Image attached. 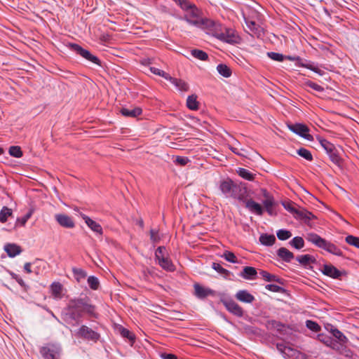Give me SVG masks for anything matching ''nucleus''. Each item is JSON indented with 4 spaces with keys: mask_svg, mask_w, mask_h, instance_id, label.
Returning a JSON list of instances; mask_svg holds the SVG:
<instances>
[{
    "mask_svg": "<svg viewBox=\"0 0 359 359\" xmlns=\"http://www.w3.org/2000/svg\"><path fill=\"white\" fill-rule=\"evenodd\" d=\"M150 239L152 243H156L161 240V236L158 229H151L149 231Z\"/></svg>",
    "mask_w": 359,
    "mask_h": 359,
    "instance_id": "57",
    "label": "nucleus"
},
{
    "mask_svg": "<svg viewBox=\"0 0 359 359\" xmlns=\"http://www.w3.org/2000/svg\"><path fill=\"white\" fill-rule=\"evenodd\" d=\"M180 92H187L189 90V85L184 81L172 77L170 76V79L168 80Z\"/></svg>",
    "mask_w": 359,
    "mask_h": 359,
    "instance_id": "22",
    "label": "nucleus"
},
{
    "mask_svg": "<svg viewBox=\"0 0 359 359\" xmlns=\"http://www.w3.org/2000/svg\"><path fill=\"white\" fill-rule=\"evenodd\" d=\"M296 260L304 266L316 262L314 257L309 254L297 256Z\"/></svg>",
    "mask_w": 359,
    "mask_h": 359,
    "instance_id": "30",
    "label": "nucleus"
},
{
    "mask_svg": "<svg viewBox=\"0 0 359 359\" xmlns=\"http://www.w3.org/2000/svg\"><path fill=\"white\" fill-rule=\"evenodd\" d=\"M245 203V208L248 209L250 212L259 216H262L264 214V209L262 206L252 199L247 200Z\"/></svg>",
    "mask_w": 359,
    "mask_h": 359,
    "instance_id": "16",
    "label": "nucleus"
},
{
    "mask_svg": "<svg viewBox=\"0 0 359 359\" xmlns=\"http://www.w3.org/2000/svg\"><path fill=\"white\" fill-rule=\"evenodd\" d=\"M222 27V25L217 21L208 18H202L196 27L203 30L206 34L216 38Z\"/></svg>",
    "mask_w": 359,
    "mask_h": 359,
    "instance_id": "4",
    "label": "nucleus"
},
{
    "mask_svg": "<svg viewBox=\"0 0 359 359\" xmlns=\"http://www.w3.org/2000/svg\"><path fill=\"white\" fill-rule=\"evenodd\" d=\"M282 205L286 210L292 214L293 216L297 212V209L294 207V203L290 201H283Z\"/></svg>",
    "mask_w": 359,
    "mask_h": 359,
    "instance_id": "50",
    "label": "nucleus"
},
{
    "mask_svg": "<svg viewBox=\"0 0 359 359\" xmlns=\"http://www.w3.org/2000/svg\"><path fill=\"white\" fill-rule=\"evenodd\" d=\"M320 340L323 341L324 344H325L327 346H331L332 339L330 337L324 336V335H320Z\"/></svg>",
    "mask_w": 359,
    "mask_h": 359,
    "instance_id": "64",
    "label": "nucleus"
},
{
    "mask_svg": "<svg viewBox=\"0 0 359 359\" xmlns=\"http://www.w3.org/2000/svg\"><path fill=\"white\" fill-rule=\"evenodd\" d=\"M118 331L120 332V334L123 337L129 339L130 341L134 342L135 337V335L130 332L128 329L120 326L118 327Z\"/></svg>",
    "mask_w": 359,
    "mask_h": 359,
    "instance_id": "42",
    "label": "nucleus"
},
{
    "mask_svg": "<svg viewBox=\"0 0 359 359\" xmlns=\"http://www.w3.org/2000/svg\"><path fill=\"white\" fill-rule=\"evenodd\" d=\"M222 302L224 305L225 308L228 311L233 313V315L241 317L243 316V309L233 300L229 299H223Z\"/></svg>",
    "mask_w": 359,
    "mask_h": 359,
    "instance_id": "11",
    "label": "nucleus"
},
{
    "mask_svg": "<svg viewBox=\"0 0 359 359\" xmlns=\"http://www.w3.org/2000/svg\"><path fill=\"white\" fill-rule=\"evenodd\" d=\"M304 84L305 86L310 87L311 88L313 89L317 92H323L324 90V88L321 86L309 80L306 81L304 82Z\"/></svg>",
    "mask_w": 359,
    "mask_h": 359,
    "instance_id": "58",
    "label": "nucleus"
},
{
    "mask_svg": "<svg viewBox=\"0 0 359 359\" xmlns=\"http://www.w3.org/2000/svg\"><path fill=\"white\" fill-rule=\"evenodd\" d=\"M330 161L335 165H340L341 163V158L339 155L338 150L336 147L332 149L328 154Z\"/></svg>",
    "mask_w": 359,
    "mask_h": 359,
    "instance_id": "36",
    "label": "nucleus"
},
{
    "mask_svg": "<svg viewBox=\"0 0 359 359\" xmlns=\"http://www.w3.org/2000/svg\"><path fill=\"white\" fill-rule=\"evenodd\" d=\"M94 311L95 307L93 305L88 304L84 299L83 312H86L89 314H93L94 313Z\"/></svg>",
    "mask_w": 359,
    "mask_h": 359,
    "instance_id": "62",
    "label": "nucleus"
},
{
    "mask_svg": "<svg viewBox=\"0 0 359 359\" xmlns=\"http://www.w3.org/2000/svg\"><path fill=\"white\" fill-rule=\"evenodd\" d=\"M266 327L268 329L276 330L280 334H285L287 328L286 325L275 320H268L266 323Z\"/></svg>",
    "mask_w": 359,
    "mask_h": 359,
    "instance_id": "20",
    "label": "nucleus"
},
{
    "mask_svg": "<svg viewBox=\"0 0 359 359\" xmlns=\"http://www.w3.org/2000/svg\"><path fill=\"white\" fill-rule=\"evenodd\" d=\"M290 245L297 250H301L304 247V241L301 236H295L290 241Z\"/></svg>",
    "mask_w": 359,
    "mask_h": 359,
    "instance_id": "38",
    "label": "nucleus"
},
{
    "mask_svg": "<svg viewBox=\"0 0 359 359\" xmlns=\"http://www.w3.org/2000/svg\"><path fill=\"white\" fill-rule=\"evenodd\" d=\"M321 272L325 276L334 279L339 278L343 274L342 271H339L332 264H324L321 269Z\"/></svg>",
    "mask_w": 359,
    "mask_h": 359,
    "instance_id": "14",
    "label": "nucleus"
},
{
    "mask_svg": "<svg viewBox=\"0 0 359 359\" xmlns=\"http://www.w3.org/2000/svg\"><path fill=\"white\" fill-rule=\"evenodd\" d=\"M55 219L62 227L72 229L75 226V223L72 218L65 214H56L55 215Z\"/></svg>",
    "mask_w": 359,
    "mask_h": 359,
    "instance_id": "13",
    "label": "nucleus"
},
{
    "mask_svg": "<svg viewBox=\"0 0 359 359\" xmlns=\"http://www.w3.org/2000/svg\"><path fill=\"white\" fill-rule=\"evenodd\" d=\"M265 288L273 292H281L283 290L282 287L275 284H268L265 286Z\"/></svg>",
    "mask_w": 359,
    "mask_h": 359,
    "instance_id": "61",
    "label": "nucleus"
},
{
    "mask_svg": "<svg viewBox=\"0 0 359 359\" xmlns=\"http://www.w3.org/2000/svg\"><path fill=\"white\" fill-rule=\"evenodd\" d=\"M225 260L229 262L236 264L238 263V260L233 252L231 251L226 250L224 252L223 255L221 256Z\"/></svg>",
    "mask_w": 359,
    "mask_h": 359,
    "instance_id": "44",
    "label": "nucleus"
},
{
    "mask_svg": "<svg viewBox=\"0 0 359 359\" xmlns=\"http://www.w3.org/2000/svg\"><path fill=\"white\" fill-rule=\"evenodd\" d=\"M248 189L244 184H235L231 197L245 203L248 200Z\"/></svg>",
    "mask_w": 359,
    "mask_h": 359,
    "instance_id": "10",
    "label": "nucleus"
},
{
    "mask_svg": "<svg viewBox=\"0 0 359 359\" xmlns=\"http://www.w3.org/2000/svg\"><path fill=\"white\" fill-rule=\"evenodd\" d=\"M217 70L221 76L225 78H229L231 75V69L225 64H219L217 66Z\"/></svg>",
    "mask_w": 359,
    "mask_h": 359,
    "instance_id": "35",
    "label": "nucleus"
},
{
    "mask_svg": "<svg viewBox=\"0 0 359 359\" xmlns=\"http://www.w3.org/2000/svg\"><path fill=\"white\" fill-rule=\"evenodd\" d=\"M180 8L182 11L186 12L189 8H191L192 6L194 5V4L191 3L190 1L187 0H173Z\"/></svg>",
    "mask_w": 359,
    "mask_h": 359,
    "instance_id": "48",
    "label": "nucleus"
},
{
    "mask_svg": "<svg viewBox=\"0 0 359 359\" xmlns=\"http://www.w3.org/2000/svg\"><path fill=\"white\" fill-rule=\"evenodd\" d=\"M164 270L167 271H174L175 270V266L172 262V261L166 256L164 258H161V259L156 262Z\"/></svg>",
    "mask_w": 359,
    "mask_h": 359,
    "instance_id": "27",
    "label": "nucleus"
},
{
    "mask_svg": "<svg viewBox=\"0 0 359 359\" xmlns=\"http://www.w3.org/2000/svg\"><path fill=\"white\" fill-rule=\"evenodd\" d=\"M12 215V210L8 207H3L0 211V222L4 223L7 221L8 217Z\"/></svg>",
    "mask_w": 359,
    "mask_h": 359,
    "instance_id": "45",
    "label": "nucleus"
},
{
    "mask_svg": "<svg viewBox=\"0 0 359 359\" xmlns=\"http://www.w3.org/2000/svg\"><path fill=\"white\" fill-rule=\"evenodd\" d=\"M81 217L84 220L86 225L95 233L98 235H102L103 230L101 225L97 222L93 220L85 214L81 213Z\"/></svg>",
    "mask_w": 359,
    "mask_h": 359,
    "instance_id": "15",
    "label": "nucleus"
},
{
    "mask_svg": "<svg viewBox=\"0 0 359 359\" xmlns=\"http://www.w3.org/2000/svg\"><path fill=\"white\" fill-rule=\"evenodd\" d=\"M4 250L10 257H15L22 252L21 248L14 243H8L4 245Z\"/></svg>",
    "mask_w": 359,
    "mask_h": 359,
    "instance_id": "23",
    "label": "nucleus"
},
{
    "mask_svg": "<svg viewBox=\"0 0 359 359\" xmlns=\"http://www.w3.org/2000/svg\"><path fill=\"white\" fill-rule=\"evenodd\" d=\"M257 272L255 268L252 266H245L239 276L245 280H255Z\"/></svg>",
    "mask_w": 359,
    "mask_h": 359,
    "instance_id": "21",
    "label": "nucleus"
},
{
    "mask_svg": "<svg viewBox=\"0 0 359 359\" xmlns=\"http://www.w3.org/2000/svg\"><path fill=\"white\" fill-rule=\"evenodd\" d=\"M235 297L238 301L243 303L250 304L255 300V297L246 290H238Z\"/></svg>",
    "mask_w": 359,
    "mask_h": 359,
    "instance_id": "19",
    "label": "nucleus"
},
{
    "mask_svg": "<svg viewBox=\"0 0 359 359\" xmlns=\"http://www.w3.org/2000/svg\"><path fill=\"white\" fill-rule=\"evenodd\" d=\"M174 162L180 165H186L190 162V160L187 156H177Z\"/></svg>",
    "mask_w": 359,
    "mask_h": 359,
    "instance_id": "60",
    "label": "nucleus"
},
{
    "mask_svg": "<svg viewBox=\"0 0 359 359\" xmlns=\"http://www.w3.org/2000/svg\"><path fill=\"white\" fill-rule=\"evenodd\" d=\"M187 106L191 110H196L198 108L197 96L195 95H189L187 99Z\"/></svg>",
    "mask_w": 359,
    "mask_h": 359,
    "instance_id": "37",
    "label": "nucleus"
},
{
    "mask_svg": "<svg viewBox=\"0 0 359 359\" xmlns=\"http://www.w3.org/2000/svg\"><path fill=\"white\" fill-rule=\"evenodd\" d=\"M317 139L319 143L320 144L321 147L325 149L327 154H328L330 151H332V149L335 147V146L332 143L330 142L329 141L321 137H318Z\"/></svg>",
    "mask_w": 359,
    "mask_h": 359,
    "instance_id": "40",
    "label": "nucleus"
},
{
    "mask_svg": "<svg viewBox=\"0 0 359 359\" xmlns=\"http://www.w3.org/2000/svg\"><path fill=\"white\" fill-rule=\"evenodd\" d=\"M245 24L248 28L252 32V34L257 36H260L262 33V28L255 21L245 19Z\"/></svg>",
    "mask_w": 359,
    "mask_h": 359,
    "instance_id": "28",
    "label": "nucleus"
},
{
    "mask_svg": "<svg viewBox=\"0 0 359 359\" xmlns=\"http://www.w3.org/2000/svg\"><path fill=\"white\" fill-rule=\"evenodd\" d=\"M306 239L316 247L323 249L332 255L338 257L343 256V252L339 247L317 233H309L306 236Z\"/></svg>",
    "mask_w": 359,
    "mask_h": 359,
    "instance_id": "1",
    "label": "nucleus"
},
{
    "mask_svg": "<svg viewBox=\"0 0 359 359\" xmlns=\"http://www.w3.org/2000/svg\"><path fill=\"white\" fill-rule=\"evenodd\" d=\"M277 255L284 262H290L294 259V255L292 252L285 248H280L277 250Z\"/></svg>",
    "mask_w": 359,
    "mask_h": 359,
    "instance_id": "24",
    "label": "nucleus"
},
{
    "mask_svg": "<svg viewBox=\"0 0 359 359\" xmlns=\"http://www.w3.org/2000/svg\"><path fill=\"white\" fill-rule=\"evenodd\" d=\"M262 204L264 208H263L266 212L270 216H273L276 215V212L274 210V206L276 205V201L274 198H268L266 200L262 201Z\"/></svg>",
    "mask_w": 359,
    "mask_h": 359,
    "instance_id": "25",
    "label": "nucleus"
},
{
    "mask_svg": "<svg viewBox=\"0 0 359 359\" xmlns=\"http://www.w3.org/2000/svg\"><path fill=\"white\" fill-rule=\"evenodd\" d=\"M87 282L90 288L93 290H97L100 287L99 279L95 276H90L87 279Z\"/></svg>",
    "mask_w": 359,
    "mask_h": 359,
    "instance_id": "43",
    "label": "nucleus"
},
{
    "mask_svg": "<svg viewBox=\"0 0 359 359\" xmlns=\"http://www.w3.org/2000/svg\"><path fill=\"white\" fill-rule=\"evenodd\" d=\"M287 128L290 131L294 133V134L300 136L301 137L309 141H312L313 137L311 135L309 134V128L307 126L300 123H290L287 124Z\"/></svg>",
    "mask_w": 359,
    "mask_h": 359,
    "instance_id": "9",
    "label": "nucleus"
},
{
    "mask_svg": "<svg viewBox=\"0 0 359 359\" xmlns=\"http://www.w3.org/2000/svg\"><path fill=\"white\" fill-rule=\"evenodd\" d=\"M306 326L310 330L316 332L320 330V325L317 323H316L313 320H307L306 321Z\"/></svg>",
    "mask_w": 359,
    "mask_h": 359,
    "instance_id": "55",
    "label": "nucleus"
},
{
    "mask_svg": "<svg viewBox=\"0 0 359 359\" xmlns=\"http://www.w3.org/2000/svg\"><path fill=\"white\" fill-rule=\"evenodd\" d=\"M277 237L280 241H285L292 236V233L286 229H279L276 232Z\"/></svg>",
    "mask_w": 359,
    "mask_h": 359,
    "instance_id": "46",
    "label": "nucleus"
},
{
    "mask_svg": "<svg viewBox=\"0 0 359 359\" xmlns=\"http://www.w3.org/2000/svg\"><path fill=\"white\" fill-rule=\"evenodd\" d=\"M294 217L295 219L301 220L306 224H309L311 220L315 218V216L312 212L305 209H297V212H295Z\"/></svg>",
    "mask_w": 359,
    "mask_h": 359,
    "instance_id": "18",
    "label": "nucleus"
},
{
    "mask_svg": "<svg viewBox=\"0 0 359 359\" xmlns=\"http://www.w3.org/2000/svg\"><path fill=\"white\" fill-rule=\"evenodd\" d=\"M165 248L164 246H159L157 248L155 252V260L156 262L166 257Z\"/></svg>",
    "mask_w": 359,
    "mask_h": 359,
    "instance_id": "52",
    "label": "nucleus"
},
{
    "mask_svg": "<svg viewBox=\"0 0 359 359\" xmlns=\"http://www.w3.org/2000/svg\"><path fill=\"white\" fill-rule=\"evenodd\" d=\"M345 240L348 244L353 245L357 248H359V238L358 237H356V236H354L352 235H348L346 237Z\"/></svg>",
    "mask_w": 359,
    "mask_h": 359,
    "instance_id": "54",
    "label": "nucleus"
},
{
    "mask_svg": "<svg viewBox=\"0 0 359 359\" xmlns=\"http://www.w3.org/2000/svg\"><path fill=\"white\" fill-rule=\"evenodd\" d=\"M259 275L262 278L267 282H276L278 283H282V280L278 276L271 274L266 271L262 270L259 271Z\"/></svg>",
    "mask_w": 359,
    "mask_h": 359,
    "instance_id": "33",
    "label": "nucleus"
},
{
    "mask_svg": "<svg viewBox=\"0 0 359 359\" xmlns=\"http://www.w3.org/2000/svg\"><path fill=\"white\" fill-rule=\"evenodd\" d=\"M306 69L313 71V72L322 76L324 74V72L318 68L317 65H316L313 62H306Z\"/></svg>",
    "mask_w": 359,
    "mask_h": 359,
    "instance_id": "56",
    "label": "nucleus"
},
{
    "mask_svg": "<svg viewBox=\"0 0 359 359\" xmlns=\"http://www.w3.org/2000/svg\"><path fill=\"white\" fill-rule=\"evenodd\" d=\"M75 334L77 337L93 342H97L100 337V334L97 332L84 325L76 330Z\"/></svg>",
    "mask_w": 359,
    "mask_h": 359,
    "instance_id": "7",
    "label": "nucleus"
},
{
    "mask_svg": "<svg viewBox=\"0 0 359 359\" xmlns=\"http://www.w3.org/2000/svg\"><path fill=\"white\" fill-rule=\"evenodd\" d=\"M8 153L11 156L15 158H20L23 155L21 148L18 146L10 147Z\"/></svg>",
    "mask_w": 359,
    "mask_h": 359,
    "instance_id": "49",
    "label": "nucleus"
},
{
    "mask_svg": "<svg viewBox=\"0 0 359 359\" xmlns=\"http://www.w3.org/2000/svg\"><path fill=\"white\" fill-rule=\"evenodd\" d=\"M150 71L154 74L160 76L164 78L165 79H166L167 81L168 80V79H170V75L169 74L166 73L165 72H164L158 68H156L154 67H151Z\"/></svg>",
    "mask_w": 359,
    "mask_h": 359,
    "instance_id": "51",
    "label": "nucleus"
},
{
    "mask_svg": "<svg viewBox=\"0 0 359 359\" xmlns=\"http://www.w3.org/2000/svg\"><path fill=\"white\" fill-rule=\"evenodd\" d=\"M72 272L75 280L80 283L81 280L85 279L87 276V273L85 270L81 268L73 267Z\"/></svg>",
    "mask_w": 359,
    "mask_h": 359,
    "instance_id": "34",
    "label": "nucleus"
},
{
    "mask_svg": "<svg viewBox=\"0 0 359 359\" xmlns=\"http://www.w3.org/2000/svg\"><path fill=\"white\" fill-rule=\"evenodd\" d=\"M69 46L72 50H73L76 54L79 55L86 60L93 64H95L98 66H101L100 60L97 56L91 54V53L89 50L83 48L81 46L76 43H70Z\"/></svg>",
    "mask_w": 359,
    "mask_h": 359,
    "instance_id": "6",
    "label": "nucleus"
},
{
    "mask_svg": "<svg viewBox=\"0 0 359 359\" xmlns=\"http://www.w3.org/2000/svg\"><path fill=\"white\" fill-rule=\"evenodd\" d=\"M212 268L226 278L231 274L229 270L223 268L219 263L213 262Z\"/></svg>",
    "mask_w": 359,
    "mask_h": 359,
    "instance_id": "39",
    "label": "nucleus"
},
{
    "mask_svg": "<svg viewBox=\"0 0 359 359\" xmlns=\"http://www.w3.org/2000/svg\"><path fill=\"white\" fill-rule=\"evenodd\" d=\"M235 184L230 179L222 180L219 184V189L226 197H231Z\"/></svg>",
    "mask_w": 359,
    "mask_h": 359,
    "instance_id": "17",
    "label": "nucleus"
},
{
    "mask_svg": "<svg viewBox=\"0 0 359 359\" xmlns=\"http://www.w3.org/2000/svg\"><path fill=\"white\" fill-rule=\"evenodd\" d=\"M297 153L304 158V159L311 161L313 160V156L311 153V151L305 148H300L297 151Z\"/></svg>",
    "mask_w": 359,
    "mask_h": 359,
    "instance_id": "47",
    "label": "nucleus"
},
{
    "mask_svg": "<svg viewBox=\"0 0 359 359\" xmlns=\"http://www.w3.org/2000/svg\"><path fill=\"white\" fill-rule=\"evenodd\" d=\"M191 54L194 57L197 58L202 61H206L208 59V54L202 50L193 49L191 51Z\"/></svg>",
    "mask_w": 359,
    "mask_h": 359,
    "instance_id": "41",
    "label": "nucleus"
},
{
    "mask_svg": "<svg viewBox=\"0 0 359 359\" xmlns=\"http://www.w3.org/2000/svg\"><path fill=\"white\" fill-rule=\"evenodd\" d=\"M142 109L140 107H135L133 109L122 108L121 114L126 117L135 118L141 115Z\"/></svg>",
    "mask_w": 359,
    "mask_h": 359,
    "instance_id": "26",
    "label": "nucleus"
},
{
    "mask_svg": "<svg viewBox=\"0 0 359 359\" xmlns=\"http://www.w3.org/2000/svg\"><path fill=\"white\" fill-rule=\"evenodd\" d=\"M39 351L44 359H60L61 348L59 345L48 344L42 346Z\"/></svg>",
    "mask_w": 359,
    "mask_h": 359,
    "instance_id": "8",
    "label": "nucleus"
},
{
    "mask_svg": "<svg viewBox=\"0 0 359 359\" xmlns=\"http://www.w3.org/2000/svg\"><path fill=\"white\" fill-rule=\"evenodd\" d=\"M202 18V11L194 4L191 8L185 12L184 17L181 19L185 20L189 25L196 27Z\"/></svg>",
    "mask_w": 359,
    "mask_h": 359,
    "instance_id": "5",
    "label": "nucleus"
},
{
    "mask_svg": "<svg viewBox=\"0 0 359 359\" xmlns=\"http://www.w3.org/2000/svg\"><path fill=\"white\" fill-rule=\"evenodd\" d=\"M51 294L55 299L62 298V285L58 282H54L50 285Z\"/></svg>",
    "mask_w": 359,
    "mask_h": 359,
    "instance_id": "31",
    "label": "nucleus"
},
{
    "mask_svg": "<svg viewBox=\"0 0 359 359\" xmlns=\"http://www.w3.org/2000/svg\"><path fill=\"white\" fill-rule=\"evenodd\" d=\"M194 295L201 299H205V297L208 296H214L215 292L208 287H205L201 286L198 283H195L194 285Z\"/></svg>",
    "mask_w": 359,
    "mask_h": 359,
    "instance_id": "12",
    "label": "nucleus"
},
{
    "mask_svg": "<svg viewBox=\"0 0 359 359\" xmlns=\"http://www.w3.org/2000/svg\"><path fill=\"white\" fill-rule=\"evenodd\" d=\"M267 55L271 60L278 62L283 61L285 57V56L283 54L275 52H269L267 53Z\"/></svg>",
    "mask_w": 359,
    "mask_h": 359,
    "instance_id": "59",
    "label": "nucleus"
},
{
    "mask_svg": "<svg viewBox=\"0 0 359 359\" xmlns=\"http://www.w3.org/2000/svg\"><path fill=\"white\" fill-rule=\"evenodd\" d=\"M216 39L231 45L239 44L242 41L241 37L235 29L223 26L219 29Z\"/></svg>",
    "mask_w": 359,
    "mask_h": 359,
    "instance_id": "3",
    "label": "nucleus"
},
{
    "mask_svg": "<svg viewBox=\"0 0 359 359\" xmlns=\"http://www.w3.org/2000/svg\"><path fill=\"white\" fill-rule=\"evenodd\" d=\"M236 173L243 179L248 181H253L255 175L250 172L248 170L243 168H238L236 170Z\"/></svg>",
    "mask_w": 359,
    "mask_h": 359,
    "instance_id": "32",
    "label": "nucleus"
},
{
    "mask_svg": "<svg viewBox=\"0 0 359 359\" xmlns=\"http://www.w3.org/2000/svg\"><path fill=\"white\" fill-rule=\"evenodd\" d=\"M83 299H72L69 301L67 306V312L65 313L66 318L74 320L76 324H79L80 319L83 313Z\"/></svg>",
    "mask_w": 359,
    "mask_h": 359,
    "instance_id": "2",
    "label": "nucleus"
},
{
    "mask_svg": "<svg viewBox=\"0 0 359 359\" xmlns=\"http://www.w3.org/2000/svg\"><path fill=\"white\" fill-rule=\"evenodd\" d=\"M331 332L332 335L341 342H345L347 340L346 336L337 328H332Z\"/></svg>",
    "mask_w": 359,
    "mask_h": 359,
    "instance_id": "53",
    "label": "nucleus"
},
{
    "mask_svg": "<svg viewBox=\"0 0 359 359\" xmlns=\"http://www.w3.org/2000/svg\"><path fill=\"white\" fill-rule=\"evenodd\" d=\"M259 242L265 246H271L276 242V237L273 234L262 233L259 236Z\"/></svg>",
    "mask_w": 359,
    "mask_h": 359,
    "instance_id": "29",
    "label": "nucleus"
},
{
    "mask_svg": "<svg viewBox=\"0 0 359 359\" xmlns=\"http://www.w3.org/2000/svg\"><path fill=\"white\" fill-rule=\"evenodd\" d=\"M9 274L11 275L13 279L15 280L18 282L19 285H20L21 286L25 285V282L20 276L12 271H9Z\"/></svg>",
    "mask_w": 359,
    "mask_h": 359,
    "instance_id": "63",
    "label": "nucleus"
}]
</instances>
